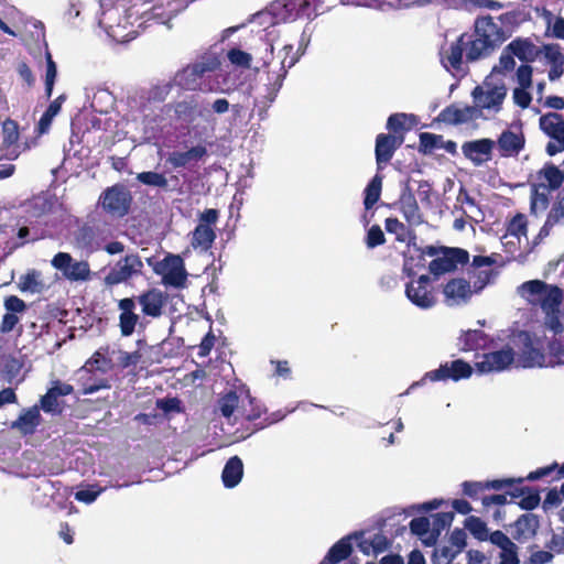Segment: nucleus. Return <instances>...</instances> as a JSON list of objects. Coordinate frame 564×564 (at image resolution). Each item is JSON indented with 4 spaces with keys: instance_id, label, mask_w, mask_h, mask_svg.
I'll list each match as a JSON object with an SVG mask.
<instances>
[{
    "instance_id": "f257e3e1",
    "label": "nucleus",
    "mask_w": 564,
    "mask_h": 564,
    "mask_svg": "<svg viewBox=\"0 0 564 564\" xmlns=\"http://www.w3.org/2000/svg\"><path fill=\"white\" fill-rule=\"evenodd\" d=\"M514 20L513 13H503L498 18L490 15L479 17L474 22L471 34H462L448 50L441 53V62L447 70H460L464 57L473 63L488 57L505 41L512 31L507 28Z\"/></svg>"
},
{
    "instance_id": "f03ea898",
    "label": "nucleus",
    "mask_w": 564,
    "mask_h": 564,
    "mask_svg": "<svg viewBox=\"0 0 564 564\" xmlns=\"http://www.w3.org/2000/svg\"><path fill=\"white\" fill-rule=\"evenodd\" d=\"M521 296L531 304L539 305L544 313L558 311L563 301V291L553 284L541 280H531L519 288Z\"/></svg>"
},
{
    "instance_id": "7ed1b4c3",
    "label": "nucleus",
    "mask_w": 564,
    "mask_h": 564,
    "mask_svg": "<svg viewBox=\"0 0 564 564\" xmlns=\"http://www.w3.org/2000/svg\"><path fill=\"white\" fill-rule=\"evenodd\" d=\"M218 411L220 414L230 420L235 412H242L247 420L253 421L261 416L262 409L254 405V399L250 395V391L241 387L238 391H229L218 400Z\"/></svg>"
},
{
    "instance_id": "20e7f679",
    "label": "nucleus",
    "mask_w": 564,
    "mask_h": 564,
    "mask_svg": "<svg viewBox=\"0 0 564 564\" xmlns=\"http://www.w3.org/2000/svg\"><path fill=\"white\" fill-rule=\"evenodd\" d=\"M282 52L284 53V57L279 69L268 72V82L264 85L265 94L262 96V100L259 101V104L263 105L262 109L259 111L261 120L267 118V110L274 102L286 77L288 69L293 67L297 62V57L295 56L289 58L290 54L293 52V45H284Z\"/></svg>"
},
{
    "instance_id": "39448f33",
    "label": "nucleus",
    "mask_w": 564,
    "mask_h": 564,
    "mask_svg": "<svg viewBox=\"0 0 564 564\" xmlns=\"http://www.w3.org/2000/svg\"><path fill=\"white\" fill-rule=\"evenodd\" d=\"M475 107L480 109V117L484 111L498 113L507 96V87L503 82L494 84L487 78L481 85L474 88L471 93Z\"/></svg>"
},
{
    "instance_id": "423d86ee",
    "label": "nucleus",
    "mask_w": 564,
    "mask_h": 564,
    "mask_svg": "<svg viewBox=\"0 0 564 564\" xmlns=\"http://www.w3.org/2000/svg\"><path fill=\"white\" fill-rule=\"evenodd\" d=\"M144 269L141 257L135 252L127 253L119 259L104 278L106 286H115L142 275Z\"/></svg>"
},
{
    "instance_id": "0eeeda50",
    "label": "nucleus",
    "mask_w": 564,
    "mask_h": 564,
    "mask_svg": "<svg viewBox=\"0 0 564 564\" xmlns=\"http://www.w3.org/2000/svg\"><path fill=\"white\" fill-rule=\"evenodd\" d=\"M143 131L148 139L155 138L164 128L171 126L172 107L152 102L142 106Z\"/></svg>"
},
{
    "instance_id": "6e6552de",
    "label": "nucleus",
    "mask_w": 564,
    "mask_h": 564,
    "mask_svg": "<svg viewBox=\"0 0 564 564\" xmlns=\"http://www.w3.org/2000/svg\"><path fill=\"white\" fill-rule=\"evenodd\" d=\"M155 273L162 276V284L175 289L186 286L187 272L181 256L167 254L162 261L158 262L154 268Z\"/></svg>"
},
{
    "instance_id": "1a4fd4ad",
    "label": "nucleus",
    "mask_w": 564,
    "mask_h": 564,
    "mask_svg": "<svg viewBox=\"0 0 564 564\" xmlns=\"http://www.w3.org/2000/svg\"><path fill=\"white\" fill-rule=\"evenodd\" d=\"M540 129L551 139L545 151L550 156L564 151V119L557 112H547L539 119Z\"/></svg>"
},
{
    "instance_id": "9d476101",
    "label": "nucleus",
    "mask_w": 564,
    "mask_h": 564,
    "mask_svg": "<svg viewBox=\"0 0 564 564\" xmlns=\"http://www.w3.org/2000/svg\"><path fill=\"white\" fill-rule=\"evenodd\" d=\"M132 197L130 192L121 184L108 187L100 196L101 207L115 217L128 214Z\"/></svg>"
},
{
    "instance_id": "9b49d317",
    "label": "nucleus",
    "mask_w": 564,
    "mask_h": 564,
    "mask_svg": "<svg viewBox=\"0 0 564 564\" xmlns=\"http://www.w3.org/2000/svg\"><path fill=\"white\" fill-rule=\"evenodd\" d=\"M52 265L59 270L69 281H88L90 268L87 261H74L66 252H58L52 259Z\"/></svg>"
},
{
    "instance_id": "f8f14e48",
    "label": "nucleus",
    "mask_w": 564,
    "mask_h": 564,
    "mask_svg": "<svg viewBox=\"0 0 564 564\" xmlns=\"http://www.w3.org/2000/svg\"><path fill=\"white\" fill-rule=\"evenodd\" d=\"M216 67L214 61L199 62L188 65L177 72L174 82L177 86L185 90H196L200 86V79L206 73L213 72Z\"/></svg>"
},
{
    "instance_id": "ddd939ff",
    "label": "nucleus",
    "mask_w": 564,
    "mask_h": 564,
    "mask_svg": "<svg viewBox=\"0 0 564 564\" xmlns=\"http://www.w3.org/2000/svg\"><path fill=\"white\" fill-rule=\"evenodd\" d=\"M469 254L467 251L458 248H446L442 256L436 257L429 265L430 272L435 276L452 272L460 264L468 262Z\"/></svg>"
},
{
    "instance_id": "4468645a",
    "label": "nucleus",
    "mask_w": 564,
    "mask_h": 564,
    "mask_svg": "<svg viewBox=\"0 0 564 564\" xmlns=\"http://www.w3.org/2000/svg\"><path fill=\"white\" fill-rule=\"evenodd\" d=\"M430 283V276L423 274L419 279L408 283L405 288L406 297L412 304L422 310H429L436 303L435 296L429 288Z\"/></svg>"
},
{
    "instance_id": "2eb2a0df",
    "label": "nucleus",
    "mask_w": 564,
    "mask_h": 564,
    "mask_svg": "<svg viewBox=\"0 0 564 564\" xmlns=\"http://www.w3.org/2000/svg\"><path fill=\"white\" fill-rule=\"evenodd\" d=\"M514 360L513 350L510 347L497 351L488 352L482 359L476 362L477 372L485 375L489 372H500L506 370Z\"/></svg>"
},
{
    "instance_id": "dca6fc26",
    "label": "nucleus",
    "mask_w": 564,
    "mask_h": 564,
    "mask_svg": "<svg viewBox=\"0 0 564 564\" xmlns=\"http://www.w3.org/2000/svg\"><path fill=\"white\" fill-rule=\"evenodd\" d=\"M120 18L118 9H111L102 13L98 21V25L102 28L108 37L117 42H128L133 39L131 32H127L128 21L126 18L120 19L117 24L113 22Z\"/></svg>"
},
{
    "instance_id": "f3484780",
    "label": "nucleus",
    "mask_w": 564,
    "mask_h": 564,
    "mask_svg": "<svg viewBox=\"0 0 564 564\" xmlns=\"http://www.w3.org/2000/svg\"><path fill=\"white\" fill-rule=\"evenodd\" d=\"M137 301L134 297H124L118 301L120 311L118 326L122 337H130L137 325H142L141 317L135 313Z\"/></svg>"
},
{
    "instance_id": "a211bd4d",
    "label": "nucleus",
    "mask_w": 564,
    "mask_h": 564,
    "mask_svg": "<svg viewBox=\"0 0 564 564\" xmlns=\"http://www.w3.org/2000/svg\"><path fill=\"white\" fill-rule=\"evenodd\" d=\"M167 295L159 289H150L135 297L143 317L159 318L163 315Z\"/></svg>"
},
{
    "instance_id": "6ab92c4d",
    "label": "nucleus",
    "mask_w": 564,
    "mask_h": 564,
    "mask_svg": "<svg viewBox=\"0 0 564 564\" xmlns=\"http://www.w3.org/2000/svg\"><path fill=\"white\" fill-rule=\"evenodd\" d=\"M2 140L0 144V151L2 155L10 161L17 160L24 148L19 144V127L18 123L11 119H7L2 122L1 127Z\"/></svg>"
},
{
    "instance_id": "aec40b11",
    "label": "nucleus",
    "mask_w": 564,
    "mask_h": 564,
    "mask_svg": "<svg viewBox=\"0 0 564 564\" xmlns=\"http://www.w3.org/2000/svg\"><path fill=\"white\" fill-rule=\"evenodd\" d=\"M473 368L469 364L457 359L452 362H446L445 365L440 366L438 369L430 371L425 375V378L431 381L438 380H447L452 379L454 381H458L460 379H466L471 376Z\"/></svg>"
},
{
    "instance_id": "412c9836",
    "label": "nucleus",
    "mask_w": 564,
    "mask_h": 564,
    "mask_svg": "<svg viewBox=\"0 0 564 564\" xmlns=\"http://www.w3.org/2000/svg\"><path fill=\"white\" fill-rule=\"evenodd\" d=\"M495 145L496 142L494 140L485 138L465 142L462 145V151L474 165L480 166L492 159Z\"/></svg>"
},
{
    "instance_id": "4be33fe9",
    "label": "nucleus",
    "mask_w": 564,
    "mask_h": 564,
    "mask_svg": "<svg viewBox=\"0 0 564 564\" xmlns=\"http://www.w3.org/2000/svg\"><path fill=\"white\" fill-rule=\"evenodd\" d=\"M481 118L480 109L474 106L452 105L443 109L438 120L448 124H462Z\"/></svg>"
},
{
    "instance_id": "5701e85b",
    "label": "nucleus",
    "mask_w": 564,
    "mask_h": 564,
    "mask_svg": "<svg viewBox=\"0 0 564 564\" xmlns=\"http://www.w3.org/2000/svg\"><path fill=\"white\" fill-rule=\"evenodd\" d=\"M519 338L523 343V349L519 358V362L523 368L542 367L545 361L542 348L532 341L530 334L522 332Z\"/></svg>"
},
{
    "instance_id": "b1692460",
    "label": "nucleus",
    "mask_w": 564,
    "mask_h": 564,
    "mask_svg": "<svg viewBox=\"0 0 564 564\" xmlns=\"http://www.w3.org/2000/svg\"><path fill=\"white\" fill-rule=\"evenodd\" d=\"M525 139L521 129L505 130L497 140L500 154L503 158L517 156L524 148Z\"/></svg>"
},
{
    "instance_id": "393cba45",
    "label": "nucleus",
    "mask_w": 564,
    "mask_h": 564,
    "mask_svg": "<svg viewBox=\"0 0 564 564\" xmlns=\"http://www.w3.org/2000/svg\"><path fill=\"white\" fill-rule=\"evenodd\" d=\"M169 105L172 107L176 119L186 123H193L197 117H204L205 111H207L199 106L194 97Z\"/></svg>"
},
{
    "instance_id": "a878e982",
    "label": "nucleus",
    "mask_w": 564,
    "mask_h": 564,
    "mask_svg": "<svg viewBox=\"0 0 564 564\" xmlns=\"http://www.w3.org/2000/svg\"><path fill=\"white\" fill-rule=\"evenodd\" d=\"M361 535L362 532H354L341 538L329 549L326 556L319 564H337L346 560L352 551L351 540H357Z\"/></svg>"
},
{
    "instance_id": "bb28decb",
    "label": "nucleus",
    "mask_w": 564,
    "mask_h": 564,
    "mask_svg": "<svg viewBox=\"0 0 564 564\" xmlns=\"http://www.w3.org/2000/svg\"><path fill=\"white\" fill-rule=\"evenodd\" d=\"M444 295L451 306L465 304L471 295L470 284L465 279H453L445 285Z\"/></svg>"
},
{
    "instance_id": "cd10ccee",
    "label": "nucleus",
    "mask_w": 564,
    "mask_h": 564,
    "mask_svg": "<svg viewBox=\"0 0 564 564\" xmlns=\"http://www.w3.org/2000/svg\"><path fill=\"white\" fill-rule=\"evenodd\" d=\"M508 52H511L521 62L528 64L534 62L540 55L541 50L532 40L528 37H517L508 45Z\"/></svg>"
},
{
    "instance_id": "c85d7f7f",
    "label": "nucleus",
    "mask_w": 564,
    "mask_h": 564,
    "mask_svg": "<svg viewBox=\"0 0 564 564\" xmlns=\"http://www.w3.org/2000/svg\"><path fill=\"white\" fill-rule=\"evenodd\" d=\"M52 208V202L45 195H37L22 205L23 218L33 224L45 216Z\"/></svg>"
},
{
    "instance_id": "c756f323",
    "label": "nucleus",
    "mask_w": 564,
    "mask_h": 564,
    "mask_svg": "<svg viewBox=\"0 0 564 564\" xmlns=\"http://www.w3.org/2000/svg\"><path fill=\"white\" fill-rule=\"evenodd\" d=\"M402 139H398L391 134H378L376 140V160L378 169H382V165L388 163L398 147L402 143Z\"/></svg>"
},
{
    "instance_id": "7c9ffc66",
    "label": "nucleus",
    "mask_w": 564,
    "mask_h": 564,
    "mask_svg": "<svg viewBox=\"0 0 564 564\" xmlns=\"http://www.w3.org/2000/svg\"><path fill=\"white\" fill-rule=\"evenodd\" d=\"M41 421L40 408L34 405L23 410L19 417L11 423V429L19 431L23 435H31L41 424Z\"/></svg>"
},
{
    "instance_id": "2f4dec72",
    "label": "nucleus",
    "mask_w": 564,
    "mask_h": 564,
    "mask_svg": "<svg viewBox=\"0 0 564 564\" xmlns=\"http://www.w3.org/2000/svg\"><path fill=\"white\" fill-rule=\"evenodd\" d=\"M17 285L20 292L26 294H41L47 289L42 272L35 269H30L20 275Z\"/></svg>"
},
{
    "instance_id": "473e14b6",
    "label": "nucleus",
    "mask_w": 564,
    "mask_h": 564,
    "mask_svg": "<svg viewBox=\"0 0 564 564\" xmlns=\"http://www.w3.org/2000/svg\"><path fill=\"white\" fill-rule=\"evenodd\" d=\"M399 210L411 227L420 226L423 216L420 212L416 198L412 193H403L399 200Z\"/></svg>"
},
{
    "instance_id": "72a5a7b5",
    "label": "nucleus",
    "mask_w": 564,
    "mask_h": 564,
    "mask_svg": "<svg viewBox=\"0 0 564 564\" xmlns=\"http://www.w3.org/2000/svg\"><path fill=\"white\" fill-rule=\"evenodd\" d=\"M207 153L204 145H196L185 152L174 151L169 154L167 162L174 167H185L193 161H199Z\"/></svg>"
},
{
    "instance_id": "f704fd0d",
    "label": "nucleus",
    "mask_w": 564,
    "mask_h": 564,
    "mask_svg": "<svg viewBox=\"0 0 564 564\" xmlns=\"http://www.w3.org/2000/svg\"><path fill=\"white\" fill-rule=\"evenodd\" d=\"M456 203L457 205L455 206V208L457 209L459 205V209L467 218L476 223H479L484 219V213L476 204V200L469 195V193L463 186L458 192Z\"/></svg>"
},
{
    "instance_id": "c9c22d12",
    "label": "nucleus",
    "mask_w": 564,
    "mask_h": 564,
    "mask_svg": "<svg viewBox=\"0 0 564 564\" xmlns=\"http://www.w3.org/2000/svg\"><path fill=\"white\" fill-rule=\"evenodd\" d=\"M216 239V232L213 227L206 224H198L192 232L191 245L194 249L207 251L212 248Z\"/></svg>"
},
{
    "instance_id": "e433bc0d",
    "label": "nucleus",
    "mask_w": 564,
    "mask_h": 564,
    "mask_svg": "<svg viewBox=\"0 0 564 564\" xmlns=\"http://www.w3.org/2000/svg\"><path fill=\"white\" fill-rule=\"evenodd\" d=\"M242 475H243L242 460L238 456L230 457L228 459V462L226 463V465L223 469V474H221V479H223L224 486L226 488L236 487L240 482Z\"/></svg>"
},
{
    "instance_id": "4c0bfd02",
    "label": "nucleus",
    "mask_w": 564,
    "mask_h": 564,
    "mask_svg": "<svg viewBox=\"0 0 564 564\" xmlns=\"http://www.w3.org/2000/svg\"><path fill=\"white\" fill-rule=\"evenodd\" d=\"M108 349L100 348L97 350L93 357L86 361L84 367L79 370L80 373H89L94 370L100 371L101 373H107L112 369L113 362L112 359L106 356Z\"/></svg>"
},
{
    "instance_id": "58836bf2",
    "label": "nucleus",
    "mask_w": 564,
    "mask_h": 564,
    "mask_svg": "<svg viewBox=\"0 0 564 564\" xmlns=\"http://www.w3.org/2000/svg\"><path fill=\"white\" fill-rule=\"evenodd\" d=\"M76 243L88 253H93L101 249V242L97 237L96 230L90 226H83L78 229L76 234Z\"/></svg>"
},
{
    "instance_id": "ea45409f",
    "label": "nucleus",
    "mask_w": 564,
    "mask_h": 564,
    "mask_svg": "<svg viewBox=\"0 0 564 564\" xmlns=\"http://www.w3.org/2000/svg\"><path fill=\"white\" fill-rule=\"evenodd\" d=\"M273 43L260 34L253 44L249 45L252 59L262 62L263 66H268L273 54Z\"/></svg>"
},
{
    "instance_id": "a19ab883",
    "label": "nucleus",
    "mask_w": 564,
    "mask_h": 564,
    "mask_svg": "<svg viewBox=\"0 0 564 564\" xmlns=\"http://www.w3.org/2000/svg\"><path fill=\"white\" fill-rule=\"evenodd\" d=\"M549 188L545 183H538L531 186V213L538 215L549 206Z\"/></svg>"
},
{
    "instance_id": "79ce46f5",
    "label": "nucleus",
    "mask_w": 564,
    "mask_h": 564,
    "mask_svg": "<svg viewBox=\"0 0 564 564\" xmlns=\"http://www.w3.org/2000/svg\"><path fill=\"white\" fill-rule=\"evenodd\" d=\"M237 89V83L231 73L219 72L215 75L213 82L208 85V90L213 93L230 95Z\"/></svg>"
},
{
    "instance_id": "37998d69",
    "label": "nucleus",
    "mask_w": 564,
    "mask_h": 564,
    "mask_svg": "<svg viewBox=\"0 0 564 564\" xmlns=\"http://www.w3.org/2000/svg\"><path fill=\"white\" fill-rule=\"evenodd\" d=\"M486 345V335L481 330H467L458 339V346L464 351L478 350L485 348Z\"/></svg>"
},
{
    "instance_id": "c03bdc74",
    "label": "nucleus",
    "mask_w": 564,
    "mask_h": 564,
    "mask_svg": "<svg viewBox=\"0 0 564 564\" xmlns=\"http://www.w3.org/2000/svg\"><path fill=\"white\" fill-rule=\"evenodd\" d=\"M539 180L540 183H545L549 191L557 189L563 181H564V173L555 165L549 164L545 165L540 172H539Z\"/></svg>"
},
{
    "instance_id": "a18cd8bd",
    "label": "nucleus",
    "mask_w": 564,
    "mask_h": 564,
    "mask_svg": "<svg viewBox=\"0 0 564 564\" xmlns=\"http://www.w3.org/2000/svg\"><path fill=\"white\" fill-rule=\"evenodd\" d=\"M564 220V196L553 205L551 208L546 221L539 232V238L543 239L550 235L552 227Z\"/></svg>"
},
{
    "instance_id": "49530a36",
    "label": "nucleus",
    "mask_w": 564,
    "mask_h": 564,
    "mask_svg": "<svg viewBox=\"0 0 564 564\" xmlns=\"http://www.w3.org/2000/svg\"><path fill=\"white\" fill-rule=\"evenodd\" d=\"M454 519V514L452 512H440L432 516L431 525H432V534L427 539L424 540L426 545H432L441 532L451 525Z\"/></svg>"
},
{
    "instance_id": "de8ad7c7",
    "label": "nucleus",
    "mask_w": 564,
    "mask_h": 564,
    "mask_svg": "<svg viewBox=\"0 0 564 564\" xmlns=\"http://www.w3.org/2000/svg\"><path fill=\"white\" fill-rule=\"evenodd\" d=\"M386 230L389 234L395 236V239L400 242L409 241L414 237L413 231L411 230V226L404 225L398 218L389 217L384 221Z\"/></svg>"
},
{
    "instance_id": "09e8293b",
    "label": "nucleus",
    "mask_w": 564,
    "mask_h": 564,
    "mask_svg": "<svg viewBox=\"0 0 564 564\" xmlns=\"http://www.w3.org/2000/svg\"><path fill=\"white\" fill-rule=\"evenodd\" d=\"M64 100L65 96L61 95L48 105L37 124V130L41 134L48 131L54 117L61 111V107Z\"/></svg>"
},
{
    "instance_id": "8fccbe9b",
    "label": "nucleus",
    "mask_w": 564,
    "mask_h": 564,
    "mask_svg": "<svg viewBox=\"0 0 564 564\" xmlns=\"http://www.w3.org/2000/svg\"><path fill=\"white\" fill-rule=\"evenodd\" d=\"M382 189V176L376 174L365 188L364 205L366 209H371L373 205L380 199Z\"/></svg>"
},
{
    "instance_id": "3c124183",
    "label": "nucleus",
    "mask_w": 564,
    "mask_h": 564,
    "mask_svg": "<svg viewBox=\"0 0 564 564\" xmlns=\"http://www.w3.org/2000/svg\"><path fill=\"white\" fill-rule=\"evenodd\" d=\"M286 15L284 20H295L299 17H310V0H284L283 4Z\"/></svg>"
},
{
    "instance_id": "603ef678",
    "label": "nucleus",
    "mask_w": 564,
    "mask_h": 564,
    "mask_svg": "<svg viewBox=\"0 0 564 564\" xmlns=\"http://www.w3.org/2000/svg\"><path fill=\"white\" fill-rule=\"evenodd\" d=\"M135 178L141 184L151 187L166 189L169 186V180L165 177V175L154 171L138 173Z\"/></svg>"
},
{
    "instance_id": "864d4df0",
    "label": "nucleus",
    "mask_w": 564,
    "mask_h": 564,
    "mask_svg": "<svg viewBox=\"0 0 564 564\" xmlns=\"http://www.w3.org/2000/svg\"><path fill=\"white\" fill-rule=\"evenodd\" d=\"M228 61L241 68H250L252 62V54L250 52L242 51L238 47L230 48L227 52Z\"/></svg>"
},
{
    "instance_id": "5fc2aeb1",
    "label": "nucleus",
    "mask_w": 564,
    "mask_h": 564,
    "mask_svg": "<svg viewBox=\"0 0 564 564\" xmlns=\"http://www.w3.org/2000/svg\"><path fill=\"white\" fill-rule=\"evenodd\" d=\"M415 121H416V118L414 115L394 113L388 118L387 129L390 131H393V132H398V131L404 129V127L406 124L411 126V124L415 123Z\"/></svg>"
},
{
    "instance_id": "6e6d98bb",
    "label": "nucleus",
    "mask_w": 564,
    "mask_h": 564,
    "mask_svg": "<svg viewBox=\"0 0 564 564\" xmlns=\"http://www.w3.org/2000/svg\"><path fill=\"white\" fill-rule=\"evenodd\" d=\"M410 530L424 541L432 534L431 520L426 517L414 518L410 522Z\"/></svg>"
},
{
    "instance_id": "4d7b16f0",
    "label": "nucleus",
    "mask_w": 564,
    "mask_h": 564,
    "mask_svg": "<svg viewBox=\"0 0 564 564\" xmlns=\"http://www.w3.org/2000/svg\"><path fill=\"white\" fill-rule=\"evenodd\" d=\"M57 76V67L52 55L46 51V74H45V93L47 98L52 96L53 87Z\"/></svg>"
},
{
    "instance_id": "13d9d810",
    "label": "nucleus",
    "mask_w": 564,
    "mask_h": 564,
    "mask_svg": "<svg viewBox=\"0 0 564 564\" xmlns=\"http://www.w3.org/2000/svg\"><path fill=\"white\" fill-rule=\"evenodd\" d=\"M541 54H543L547 64L556 65L564 64V54L561 52V47L557 44H546L540 47Z\"/></svg>"
},
{
    "instance_id": "bf43d9fd",
    "label": "nucleus",
    "mask_w": 564,
    "mask_h": 564,
    "mask_svg": "<svg viewBox=\"0 0 564 564\" xmlns=\"http://www.w3.org/2000/svg\"><path fill=\"white\" fill-rule=\"evenodd\" d=\"M40 409L45 413L61 414L62 408L58 402V397L54 395L53 391H48L40 400Z\"/></svg>"
},
{
    "instance_id": "052dcab7",
    "label": "nucleus",
    "mask_w": 564,
    "mask_h": 564,
    "mask_svg": "<svg viewBox=\"0 0 564 564\" xmlns=\"http://www.w3.org/2000/svg\"><path fill=\"white\" fill-rule=\"evenodd\" d=\"M514 67V55L511 52H508V46H506L499 57V63L492 68V72L505 74L513 70Z\"/></svg>"
},
{
    "instance_id": "680f3d73",
    "label": "nucleus",
    "mask_w": 564,
    "mask_h": 564,
    "mask_svg": "<svg viewBox=\"0 0 564 564\" xmlns=\"http://www.w3.org/2000/svg\"><path fill=\"white\" fill-rule=\"evenodd\" d=\"M474 276L476 279L474 281V290L475 292H479L491 282L494 276H496V272L492 268L475 270Z\"/></svg>"
},
{
    "instance_id": "e2e57ef3",
    "label": "nucleus",
    "mask_w": 564,
    "mask_h": 564,
    "mask_svg": "<svg viewBox=\"0 0 564 564\" xmlns=\"http://www.w3.org/2000/svg\"><path fill=\"white\" fill-rule=\"evenodd\" d=\"M516 525L522 533L531 532L534 533L539 527L538 517L532 513H525L518 518Z\"/></svg>"
},
{
    "instance_id": "0e129e2a",
    "label": "nucleus",
    "mask_w": 564,
    "mask_h": 564,
    "mask_svg": "<svg viewBox=\"0 0 564 564\" xmlns=\"http://www.w3.org/2000/svg\"><path fill=\"white\" fill-rule=\"evenodd\" d=\"M532 74L533 68L529 64H523L518 67L516 72V80L518 83V87L522 88H531L532 87Z\"/></svg>"
},
{
    "instance_id": "69168bd1",
    "label": "nucleus",
    "mask_w": 564,
    "mask_h": 564,
    "mask_svg": "<svg viewBox=\"0 0 564 564\" xmlns=\"http://www.w3.org/2000/svg\"><path fill=\"white\" fill-rule=\"evenodd\" d=\"M507 234L509 236H513L516 238H520L521 236H525L527 234V221L525 218L522 215H517L513 217V219L510 221Z\"/></svg>"
},
{
    "instance_id": "338daca9",
    "label": "nucleus",
    "mask_w": 564,
    "mask_h": 564,
    "mask_svg": "<svg viewBox=\"0 0 564 564\" xmlns=\"http://www.w3.org/2000/svg\"><path fill=\"white\" fill-rule=\"evenodd\" d=\"M518 551L519 546L514 542L500 550V564H520Z\"/></svg>"
},
{
    "instance_id": "774afa93",
    "label": "nucleus",
    "mask_w": 564,
    "mask_h": 564,
    "mask_svg": "<svg viewBox=\"0 0 564 564\" xmlns=\"http://www.w3.org/2000/svg\"><path fill=\"white\" fill-rule=\"evenodd\" d=\"M545 18L547 20V30H551V35L556 39H564V19L557 17L552 23L553 15L551 12H546Z\"/></svg>"
}]
</instances>
